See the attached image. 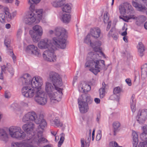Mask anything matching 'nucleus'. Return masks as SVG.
Returning a JSON list of instances; mask_svg holds the SVG:
<instances>
[{
	"mask_svg": "<svg viewBox=\"0 0 147 147\" xmlns=\"http://www.w3.org/2000/svg\"><path fill=\"white\" fill-rule=\"evenodd\" d=\"M34 127V124L32 123H26L22 126V129L19 126H12L9 129V133L12 137L21 140L25 138L26 133L30 139L32 140L33 142H36L39 146L53 147L52 145L48 144V140L43 137L42 131H38L36 136H35L33 131Z\"/></svg>",
	"mask_w": 147,
	"mask_h": 147,
	"instance_id": "obj_1",
	"label": "nucleus"
},
{
	"mask_svg": "<svg viewBox=\"0 0 147 147\" xmlns=\"http://www.w3.org/2000/svg\"><path fill=\"white\" fill-rule=\"evenodd\" d=\"M64 38L53 37L52 40L45 38L40 40L38 44V47L41 49H48L43 54V57L45 60L52 62L56 61V56L54 53L53 45L59 48L65 49L67 41Z\"/></svg>",
	"mask_w": 147,
	"mask_h": 147,
	"instance_id": "obj_2",
	"label": "nucleus"
},
{
	"mask_svg": "<svg viewBox=\"0 0 147 147\" xmlns=\"http://www.w3.org/2000/svg\"><path fill=\"white\" fill-rule=\"evenodd\" d=\"M22 95L25 97L31 98L34 95V100L38 105H45L47 102V96L43 91L29 86L24 87L22 90Z\"/></svg>",
	"mask_w": 147,
	"mask_h": 147,
	"instance_id": "obj_3",
	"label": "nucleus"
},
{
	"mask_svg": "<svg viewBox=\"0 0 147 147\" xmlns=\"http://www.w3.org/2000/svg\"><path fill=\"white\" fill-rule=\"evenodd\" d=\"M99 55L95 52H90L88 53L85 64L86 67H90V71L96 75L101 70L105 69V61L99 59Z\"/></svg>",
	"mask_w": 147,
	"mask_h": 147,
	"instance_id": "obj_4",
	"label": "nucleus"
},
{
	"mask_svg": "<svg viewBox=\"0 0 147 147\" xmlns=\"http://www.w3.org/2000/svg\"><path fill=\"white\" fill-rule=\"evenodd\" d=\"M20 80L23 85H30L33 88L41 90L43 81L40 76H36L32 78L29 74L26 73L20 78Z\"/></svg>",
	"mask_w": 147,
	"mask_h": 147,
	"instance_id": "obj_5",
	"label": "nucleus"
},
{
	"mask_svg": "<svg viewBox=\"0 0 147 147\" xmlns=\"http://www.w3.org/2000/svg\"><path fill=\"white\" fill-rule=\"evenodd\" d=\"M57 85L54 86L51 83L46 82L45 84L46 91L50 97L51 102L53 100L60 101L63 94L62 89L57 87Z\"/></svg>",
	"mask_w": 147,
	"mask_h": 147,
	"instance_id": "obj_6",
	"label": "nucleus"
},
{
	"mask_svg": "<svg viewBox=\"0 0 147 147\" xmlns=\"http://www.w3.org/2000/svg\"><path fill=\"white\" fill-rule=\"evenodd\" d=\"M81 96L82 98V101L78 99V103L80 112L84 113L87 112L88 109V105L92 104L93 99L90 95L86 93L82 94Z\"/></svg>",
	"mask_w": 147,
	"mask_h": 147,
	"instance_id": "obj_7",
	"label": "nucleus"
},
{
	"mask_svg": "<svg viewBox=\"0 0 147 147\" xmlns=\"http://www.w3.org/2000/svg\"><path fill=\"white\" fill-rule=\"evenodd\" d=\"M34 11H32L26 17L24 21L26 24L29 25H31L34 23L36 21V18L39 22L41 20L43 12V10L42 9H40L37 10H36V16H35V14L33 12Z\"/></svg>",
	"mask_w": 147,
	"mask_h": 147,
	"instance_id": "obj_8",
	"label": "nucleus"
},
{
	"mask_svg": "<svg viewBox=\"0 0 147 147\" xmlns=\"http://www.w3.org/2000/svg\"><path fill=\"white\" fill-rule=\"evenodd\" d=\"M119 18L126 22H128L129 20L130 19H136V24L137 26H143L144 22L146 20V17L144 15L140 16L138 17H135L134 15L126 16L123 17L120 16Z\"/></svg>",
	"mask_w": 147,
	"mask_h": 147,
	"instance_id": "obj_9",
	"label": "nucleus"
},
{
	"mask_svg": "<svg viewBox=\"0 0 147 147\" xmlns=\"http://www.w3.org/2000/svg\"><path fill=\"white\" fill-rule=\"evenodd\" d=\"M40 115H37L34 111L29 112L26 114L23 117L22 121L23 122H26L28 121L34 122L36 123H38L40 121L38 118L41 117Z\"/></svg>",
	"mask_w": 147,
	"mask_h": 147,
	"instance_id": "obj_10",
	"label": "nucleus"
},
{
	"mask_svg": "<svg viewBox=\"0 0 147 147\" xmlns=\"http://www.w3.org/2000/svg\"><path fill=\"white\" fill-rule=\"evenodd\" d=\"M49 78L54 86H61L62 85V80L57 73L54 71H51L49 74Z\"/></svg>",
	"mask_w": 147,
	"mask_h": 147,
	"instance_id": "obj_11",
	"label": "nucleus"
},
{
	"mask_svg": "<svg viewBox=\"0 0 147 147\" xmlns=\"http://www.w3.org/2000/svg\"><path fill=\"white\" fill-rule=\"evenodd\" d=\"M147 117V109L139 110L136 117L137 121L140 124L145 122Z\"/></svg>",
	"mask_w": 147,
	"mask_h": 147,
	"instance_id": "obj_12",
	"label": "nucleus"
},
{
	"mask_svg": "<svg viewBox=\"0 0 147 147\" xmlns=\"http://www.w3.org/2000/svg\"><path fill=\"white\" fill-rule=\"evenodd\" d=\"M33 30H30L29 33L31 37H37V36H41L42 35L43 32L42 28L40 26L36 25L33 27Z\"/></svg>",
	"mask_w": 147,
	"mask_h": 147,
	"instance_id": "obj_13",
	"label": "nucleus"
},
{
	"mask_svg": "<svg viewBox=\"0 0 147 147\" xmlns=\"http://www.w3.org/2000/svg\"><path fill=\"white\" fill-rule=\"evenodd\" d=\"M26 52L30 54H33L37 56L41 55L40 50L38 48L34 45H30L26 47Z\"/></svg>",
	"mask_w": 147,
	"mask_h": 147,
	"instance_id": "obj_14",
	"label": "nucleus"
},
{
	"mask_svg": "<svg viewBox=\"0 0 147 147\" xmlns=\"http://www.w3.org/2000/svg\"><path fill=\"white\" fill-rule=\"evenodd\" d=\"M102 36L100 29L97 28H91L86 37H100Z\"/></svg>",
	"mask_w": 147,
	"mask_h": 147,
	"instance_id": "obj_15",
	"label": "nucleus"
},
{
	"mask_svg": "<svg viewBox=\"0 0 147 147\" xmlns=\"http://www.w3.org/2000/svg\"><path fill=\"white\" fill-rule=\"evenodd\" d=\"M55 34L57 37H66L67 33L65 29L61 27H57L55 28Z\"/></svg>",
	"mask_w": 147,
	"mask_h": 147,
	"instance_id": "obj_16",
	"label": "nucleus"
},
{
	"mask_svg": "<svg viewBox=\"0 0 147 147\" xmlns=\"http://www.w3.org/2000/svg\"><path fill=\"white\" fill-rule=\"evenodd\" d=\"M90 89V86L84 82L82 83L79 87V91L83 93L87 92Z\"/></svg>",
	"mask_w": 147,
	"mask_h": 147,
	"instance_id": "obj_17",
	"label": "nucleus"
},
{
	"mask_svg": "<svg viewBox=\"0 0 147 147\" xmlns=\"http://www.w3.org/2000/svg\"><path fill=\"white\" fill-rule=\"evenodd\" d=\"M132 4L137 10L141 12H144L147 9L144 5H142L141 4H139L134 1H132Z\"/></svg>",
	"mask_w": 147,
	"mask_h": 147,
	"instance_id": "obj_18",
	"label": "nucleus"
},
{
	"mask_svg": "<svg viewBox=\"0 0 147 147\" xmlns=\"http://www.w3.org/2000/svg\"><path fill=\"white\" fill-rule=\"evenodd\" d=\"M85 37L84 40V42L86 44L90 45V46L93 48L94 51H98L99 49H97L95 47V45L93 43L94 40H96V37Z\"/></svg>",
	"mask_w": 147,
	"mask_h": 147,
	"instance_id": "obj_19",
	"label": "nucleus"
},
{
	"mask_svg": "<svg viewBox=\"0 0 147 147\" xmlns=\"http://www.w3.org/2000/svg\"><path fill=\"white\" fill-rule=\"evenodd\" d=\"M8 9L7 7H6L4 9V13H0V18L2 20L3 22H4L5 19V15L6 17L8 18L11 19L13 18V16L12 17L11 14L8 11Z\"/></svg>",
	"mask_w": 147,
	"mask_h": 147,
	"instance_id": "obj_20",
	"label": "nucleus"
},
{
	"mask_svg": "<svg viewBox=\"0 0 147 147\" xmlns=\"http://www.w3.org/2000/svg\"><path fill=\"white\" fill-rule=\"evenodd\" d=\"M38 120H39L40 121L39 123H36V124H40L39 125V126L40 128L42 129V131L41 130H38V131L37 130V134L36 135H35V134L34 133V132L35 136H36L38 134V132L39 131H41L43 132V131H42L44 129V128H45V127H47V125L46 121L45 119H43V118L42 116H41L40 117V118H38ZM33 131L34 132V131Z\"/></svg>",
	"mask_w": 147,
	"mask_h": 147,
	"instance_id": "obj_21",
	"label": "nucleus"
},
{
	"mask_svg": "<svg viewBox=\"0 0 147 147\" xmlns=\"http://www.w3.org/2000/svg\"><path fill=\"white\" fill-rule=\"evenodd\" d=\"M121 90V89L119 87H117L114 88L113 90V94L110 96V99L113 100L118 98L119 97L117 96L116 94L119 93Z\"/></svg>",
	"mask_w": 147,
	"mask_h": 147,
	"instance_id": "obj_22",
	"label": "nucleus"
},
{
	"mask_svg": "<svg viewBox=\"0 0 147 147\" xmlns=\"http://www.w3.org/2000/svg\"><path fill=\"white\" fill-rule=\"evenodd\" d=\"M51 124L53 125H55L57 127H62L63 125V123L60 121L59 119L57 117H56L54 120H50Z\"/></svg>",
	"mask_w": 147,
	"mask_h": 147,
	"instance_id": "obj_23",
	"label": "nucleus"
},
{
	"mask_svg": "<svg viewBox=\"0 0 147 147\" xmlns=\"http://www.w3.org/2000/svg\"><path fill=\"white\" fill-rule=\"evenodd\" d=\"M138 54L140 57H142L144 55L145 51V47L141 42H139L137 46Z\"/></svg>",
	"mask_w": 147,
	"mask_h": 147,
	"instance_id": "obj_24",
	"label": "nucleus"
},
{
	"mask_svg": "<svg viewBox=\"0 0 147 147\" xmlns=\"http://www.w3.org/2000/svg\"><path fill=\"white\" fill-rule=\"evenodd\" d=\"M40 0H29L28 3L30 5V11H35V6L38 3Z\"/></svg>",
	"mask_w": 147,
	"mask_h": 147,
	"instance_id": "obj_25",
	"label": "nucleus"
},
{
	"mask_svg": "<svg viewBox=\"0 0 147 147\" xmlns=\"http://www.w3.org/2000/svg\"><path fill=\"white\" fill-rule=\"evenodd\" d=\"M135 95L132 94L130 100L131 108L133 112H134L136 110V100L135 99Z\"/></svg>",
	"mask_w": 147,
	"mask_h": 147,
	"instance_id": "obj_26",
	"label": "nucleus"
},
{
	"mask_svg": "<svg viewBox=\"0 0 147 147\" xmlns=\"http://www.w3.org/2000/svg\"><path fill=\"white\" fill-rule=\"evenodd\" d=\"M0 138L5 142L8 140V137L6 132L2 129H0Z\"/></svg>",
	"mask_w": 147,
	"mask_h": 147,
	"instance_id": "obj_27",
	"label": "nucleus"
},
{
	"mask_svg": "<svg viewBox=\"0 0 147 147\" xmlns=\"http://www.w3.org/2000/svg\"><path fill=\"white\" fill-rule=\"evenodd\" d=\"M141 77L142 78H145L147 76V64L145 63L141 67Z\"/></svg>",
	"mask_w": 147,
	"mask_h": 147,
	"instance_id": "obj_28",
	"label": "nucleus"
},
{
	"mask_svg": "<svg viewBox=\"0 0 147 147\" xmlns=\"http://www.w3.org/2000/svg\"><path fill=\"white\" fill-rule=\"evenodd\" d=\"M113 126L114 129V135L115 136L116 133L120 130L121 124L118 121H115L113 123Z\"/></svg>",
	"mask_w": 147,
	"mask_h": 147,
	"instance_id": "obj_29",
	"label": "nucleus"
},
{
	"mask_svg": "<svg viewBox=\"0 0 147 147\" xmlns=\"http://www.w3.org/2000/svg\"><path fill=\"white\" fill-rule=\"evenodd\" d=\"M144 131L140 135V138L143 141L147 142V128L144 126L143 127Z\"/></svg>",
	"mask_w": 147,
	"mask_h": 147,
	"instance_id": "obj_30",
	"label": "nucleus"
},
{
	"mask_svg": "<svg viewBox=\"0 0 147 147\" xmlns=\"http://www.w3.org/2000/svg\"><path fill=\"white\" fill-rule=\"evenodd\" d=\"M133 136V147H137L138 141V135L135 131H133L132 133Z\"/></svg>",
	"mask_w": 147,
	"mask_h": 147,
	"instance_id": "obj_31",
	"label": "nucleus"
},
{
	"mask_svg": "<svg viewBox=\"0 0 147 147\" xmlns=\"http://www.w3.org/2000/svg\"><path fill=\"white\" fill-rule=\"evenodd\" d=\"M71 18V15L69 14H64L62 16V21L65 23L67 24L69 23Z\"/></svg>",
	"mask_w": 147,
	"mask_h": 147,
	"instance_id": "obj_32",
	"label": "nucleus"
},
{
	"mask_svg": "<svg viewBox=\"0 0 147 147\" xmlns=\"http://www.w3.org/2000/svg\"><path fill=\"white\" fill-rule=\"evenodd\" d=\"M109 37H117L118 33L115 27L112 28L108 34Z\"/></svg>",
	"mask_w": 147,
	"mask_h": 147,
	"instance_id": "obj_33",
	"label": "nucleus"
},
{
	"mask_svg": "<svg viewBox=\"0 0 147 147\" xmlns=\"http://www.w3.org/2000/svg\"><path fill=\"white\" fill-rule=\"evenodd\" d=\"M62 10L63 12L70 13L71 11V7L70 5L68 3L65 4H64L63 6Z\"/></svg>",
	"mask_w": 147,
	"mask_h": 147,
	"instance_id": "obj_34",
	"label": "nucleus"
},
{
	"mask_svg": "<svg viewBox=\"0 0 147 147\" xmlns=\"http://www.w3.org/2000/svg\"><path fill=\"white\" fill-rule=\"evenodd\" d=\"M64 3L65 2L64 1L61 0L58 1H55L53 2L52 4L53 6L57 7L63 6L64 4Z\"/></svg>",
	"mask_w": 147,
	"mask_h": 147,
	"instance_id": "obj_35",
	"label": "nucleus"
},
{
	"mask_svg": "<svg viewBox=\"0 0 147 147\" xmlns=\"http://www.w3.org/2000/svg\"><path fill=\"white\" fill-rule=\"evenodd\" d=\"M7 50H8V54L12 57L13 60L14 61V60H16V57L13 53L12 48L11 47H8L7 48Z\"/></svg>",
	"mask_w": 147,
	"mask_h": 147,
	"instance_id": "obj_36",
	"label": "nucleus"
},
{
	"mask_svg": "<svg viewBox=\"0 0 147 147\" xmlns=\"http://www.w3.org/2000/svg\"><path fill=\"white\" fill-rule=\"evenodd\" d=\"M125 8L127 9V12L128 14L129 13V12H128V11L129 12H133V8L130 4L127 3H125Z\"/></svg>",
	"mask_w": 147,
	"mask_h": 147,
	"instance_id": "obj_37",
	"label": "nucleus"
},
{
	"mask_svg": "<svg viewBox=\"0 0 147 147\" xmlns=\"http://www.w3.org/2000/svg\"><path fill=\"white\" fill-rule=\"evenodd\" d=\"M61 136L60 137V140L58 143V147H61V146L62 144L65 139V134L63 133H62L61 134Z\"/></svg>",
	"mask_w": 147,
	"mask_h": 147,
	"instance_id": "obj_38",
	"label": "nucleus"
},
{
	"mask_svg": "<svg viewBox=\"0 0 147 147\" xmlns=\"http://www.w3.org/2000/svg\"><path fill=\"white\" fill-rule=\"evenodd\" d=\"M119 9L121 14H124L127 12L125 6V4L124 5H120L119 6Z\"/></svg>",
	"mask_w": 147,
	"mask_h": 147,
	"instance_id": "obj_39",
	"label": "nucleus"
},
{
	"mask_svg": "<svg viewBox=\"0 0 147 147\" xmlns=\"http://www.w3.org/2000/svg\"><path fill=\"white\" fill-rule=\"evenodd\" d=\"M109 20V13L108 12H106L104 13V23L106 24L107 23Z\"/></svg>",
	"mask_w": 147,
	"mask_h": 147,
	"instance_id": "obj_40",
	"label": "nucleus"
},
{
	"mask_svg": "<svg viewBox=\"0 0 147 147\" xmlns=\"http://www.w3.org/2000/svg\"><path fill=\"white\" fill-rule=\"evenodd\" d=\"M81 147H88L89 146V144L87 142L86 143L85 141L84 138L81 139Z\"/></svg>",
	"mask_w": 147,
	"mask_h": 147,
	"instance_id": "obj_41",
	"label": "nucleus"
},
{
	"mask_svg": "<svg viewBox=\"0 0 147 147\" xmlns=\"http://www.w3.org/2000/svg\"><path fill=\"white\" fill-rule=\"evenodd\" d=\"M97 38V37H96V40H94L93 43L95 47H100L101 45L102 42L100 41L96 40L97 39L96 38Z\"/></svg>",
	"mask_w": 147,
	"mask_h": 147,
	"instance_id": "obj_42",
	"label": "nucleus"
},
{
	"mask_svg": "<svg viewBox=\"0 0 147 147\" xmlns=\"http://www.w3.org/2000/svg\"><path fill=\"white\" fill-rule=\"evenodd\" d=\"M105 90L103 88H100L99 90L100 96V98H102L105 96Z\"/></svg>",
	"mask_w": 147,
	"mask_h": 147,
	"instance_id": "obj_43",
	"label": "nucleus"
},
{
	"mask_svg": "<svg viewBox=\"0 0 147 147\" xmlns=\"http://www.w3.org/2000/svg\"><path fill=\"white\" fill-rule=\"evenodd\" d=\"M4 43L7 48L10 47V40L8 38H6L4 40Z\"/></svg>",
	"mask_w": 147,
	"mask_h": 147,
	"instance_id": "obj_44",
	"label": "nucleus"
},
{
	"mask_svg": "<svg viewBox=\"0 0 147 147\" xmlns=\"http://www.w3.org/2000/svg\"><path fill=\"white\" fill-rule=\"evenodd\" d=\"M5 65H4L1 67V71L0 73V79L1 80H3V72H4L5 71Z\"/></svg>",
	"mask_w": 147,
	"mask_h": 147,
	"instance_id": "obj_45",
	"label": "nucleus"
},
{
	"mask_svg": "<svg viewBox=\"0 0 147 147\" xmlns=\"http://www.w3.org/2000/svg\"><path fill=\"white\" fill-rule=\"evenodd\" d=\"M146 145H147V142L143 141L140 143L138 145V147H145Z\"/></svg>",
	"mask_w": 147,
	"mask_h": 147,
	"instance_id": "obj_46",
	"label": "nucleus"
},
{
	"mask_svg": "<svg viewBox=\"0 0 147 147\" xmlns=\"http://www.w3.org/2000/svg\"><path fill=\"white\" fill-rule=\"evenodd\" d=\"M95 47L97 49H99V50L98 51H94L95 52H99L101 54V55L103 56L104 58H106L105 55L104 53L101 51L102 48L100 47Z\"/></svg>",
	"mask_w": 147,
	"mask_h": 147,
	"instance_id": "obj_47",
	"label": "nucleus"
},
{
	"mask_svg": "<svg viewBox=\"0 0 147 147\" xmlns=\"http://www.w3.org/2000/svg\"><path fill=\"white\" fill-rule=\"evenodd\" d=\"M95 47L97 49H99V50L98 51H94L95 52H99L101 54V55L103 56L104 58H106L105 55L104 53L101 51L102 48L100 47Z\"/></svg>",
	"mask_w": 147,
	"mask_h": 147,
	"instance_id": "obj_48",
	"label": "nucleus"
},
{
	"mask_svg": "<svg viewBox=\"0 0 147 147\" xmlns=\"http://www.w3.org/2000/svg\"><path fill=\"white\" fill-rule=\"evenodd\" d=\"M100 132L97 135L96 137V140L97 141H99L101 139L102 136L101 131V130L99 131Z\"/></svg>",
	"mask_w": 147,
	"mask_h": 147,
	"instance_id": "obj_49",
	"label": "nucleus"
},
{
	"mask_svg": "<svg viewBox=\"0 0 147 147\" xmlns=\"http://www.w3.org/2000/svg\"><path fill=\"white\" fill-rule=\"evenodd\" d=\"M5 98H9L10 97V94L8 91H6L5 93Z\"/></svg>",
	"mask_w": 147,
	"mask_h": 147,
	"instance_id": "obj_50",
	"label": "nucleus"
},
{
	"mask_svg": "<svg viewBox=\"0 0 147 147\" xmlns=\"http://www.w3.org/2000/svg\"><path fill=\"white\" fill-rule=\"evenodd\" d=\"M101 118V114L100 112H99L96 115V121L98 123H99V120Z\"/></svg>",
	"mask_w": 147,
	"mask_h": 147,
	"instance_id": "obj_51",
	"label": "nucleus"
},
{
	"mask_svg": "<svg viewBox=\"0 0 147 147\" xmlns=\"http://www.w3.org/2000/svg\"><path fill=\"white\" fill-rule=\"evenodd\" d=\"M33 41L35 43L38 42L40 40V37H32Z\"/></svg>",
	"mask_w": 147,
	"mask_h": 147,
	"instance_id": "obj_52",
	"label": "nucleus"
},
{
	"mask_svg": "<svg viewBox=\"0 0 147 147\" xmlns=\"http://www.w3.org/2000/svg\"><path fill=\"white\" fill-rule=\"evenodd\" d=\"M22 30L20 29L18 30L17 33V36L18 37L21 36H22Z\"/></svg>",
	"mask_w": 147,
	"mask_h": 147,
	"instance_id": "obj_53",
	"label": "nucleus"
},
{
	"mask_svg": "<svg viewBox=\"0 0 147 147\" xmlns=\"http://www.w3.org/2000/svg\"><path fill=\"white\" fill-rule=\"evenodd\" d=\"M102 87L100 88H103L105 90V89H107L108 88V85L107 84H106L104 82H102Z\"/></svg>",
	"mask_w": 147,
	"mask_h": 147,
	"instance_id": "obj_54",
	"label": "nucleus"
},
{
	"mask_svg": "<svg viewBox=\"0 0 147 147\" xmlns=\"http://www.w3.org/2000/svg\"><path fill=\"white\" fill-rule=\"evenodd\" d=\"M125 82L129 86H131V81L130 79L129 78L126 79Z\"/></svg>",
	"mask_w": 147,
	"mask_h": 147,
	"instance_id": "obj_55",
	"label": "nucleus"
},
{
	"mask_svg": "<svg viewBox=\"0 0 147 147\" xmlns=\"http://www.w3.org/2000/svg\"><path fill=\"white\" fill-rule=\"evenodd\" d=\"M140 77L139 73L138 71H136L135 73V81L137 78H139Z\"/></svg>",
	"mask_w": 147,
	"mask_h": 147,
	"instance_id": "obj_56",
	"label": "nucleus"
},
{
	"mask_svg": "<svg viewBox=\"0 0 147 147\" xmlns=\"http://www.w3.org/2000/svg\"><path fill=\"white\" fill-rule=\"evenodd\" d=\"M8 71L12 75H13L14 74V70L12 68H9L8 70Z\"/></svg>",
	"mask_w": 147,
	"mask_h": 147,
	"instance_id": "obj_57",
	"label": "nucleus"
},
{
	"mask_svg": "<svg viewBox=\"0 0 147 147\" xmlns=\"http://www.w3.org/2000/svg\"><path fill=\"white\" fill-rule=\"evenodd\" d=\"M111 22H108V23L107 25V30L108 31L109 30L110 28L111 25Z\"/></svg>",
	"mask_w": 147,
	"mask_h": 147,
	"instance_id": "obj_58",
	"label": "nucleus"
},
{
	"mask_svg": "<svg viewBox=\"0 0 147 147\" xmlns=\"http://www.w3.org/2000/svg\"><path fill=\"white\" fill-rule=\"evenodd\" d=\"M6 3H11L13 2V0H3Z\"/></svg>",
	"mask_w": 147,
	"mask_h": 147,
	"instance_id": "obj_59",
	"label": "nucleus"
},
{
	"mask_svg": "<svg viewBox=\"0 0 147 147\" xmlns=\"http://www.w3.org/2000/svg\"><path fill=\"white\" fill-rule=\"evenodd\" d=\"M94 100L95 102L97 104L99 103L100 102V99L99 98H95Z\"/></svg>",
	"mask_w": 147,
	"mask_h": 147,
	"instance_id": "obj_60",
	"label": "nucleus"
},
{
	"mask_svg": "<svg viewBox=\"0 0 147 147\" xmlns=\"http://www.w3.org/2000/svg\"><path fill=\"white\" fill-rule=\"evenodd\" d=\"M127 59L129 61L130 59H132V57L129 54H128L127 55Z\"/></svg>",
	"mask_w": 147,
	"mask_h": 147,
	"instance_id": "obj_61",
	"label": "nucleus"
},
{
	"mask_svg": "<svg viewBox=\"0 0 147 147\" xmlns=\"http://www.w3.org/2000/svg\"><path fill=\"white\" fill-rule=\"evenodd\" d=\"M20 3V1H19V0H16L15 1V4L16 5H17V6H18Z\"/></svg>",
	"mask_w": 147,
	"mask_h": 147,
	"instance_id": "obj_62",
	"label": "nucleus"
},
{
	"mask_svg": "<svg viewBox=\"0 0 147 147\" xmlns=\"http://www.w3.org/2000/svg\"><path fill=\"white\" fill-rule=\"evenodd\" d=\"M11 25L10 24H7L5 25V28L7 29H8L10 28Z\"/></svg>",
	"mask_w": 147,
	"mask_h": 147,
	"instance_id": "obj_63",
	"label": "nucleus"
},
{
	"mask_svg": "<svg viewBox=\"0 0 147 147\" xmlns=\"http://www.w3.org/2000/svg\"><path fill=\"white\" fill-rule=\"evenodd\" d=\"M114 146L115 147H122V146H119L118 144L115 142H114Z\"/></svg>",
	"mask_w": 147,
	"mask_h": 147,
	"instance_id": "obj_64",
	"label": "nucleus"
}]
</instances>
